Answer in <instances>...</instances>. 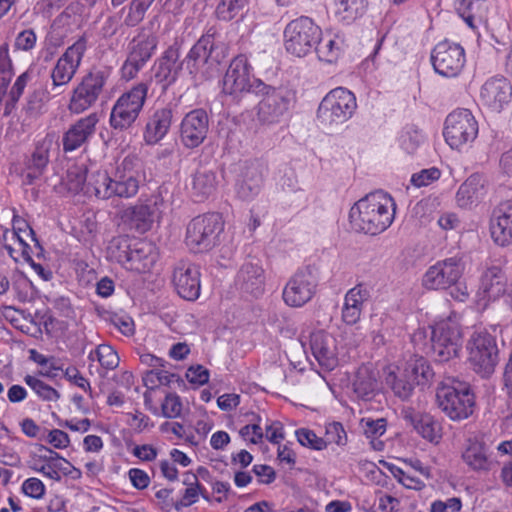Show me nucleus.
<instances>
[{"mask_svg": "<svg viewBox=\"0 0 512 512\" xmlns=\"http://www.w3.org/2000/svg\"><path fill=\"white\" fill-rule=\"evenodd\" d=\"M137 163L135 156H126L111 174L105 170L88 171L82 166L73 167L67 172L66 184L71 192L85 189L87 194L101 200L132 198L139 190L135 170Z\"/></svg>", "mask_w": 512, "mask_h": 512, "instance_id": "1", "label": "nucleus"}, {"mask_svg": "<svg viewBox=\"0 0 512 512\" xmlns=\"http://www.w3.org/2000/svg\"><path fill=\"white\" fill-rule=\"evenodd\" d=\"M396 205L386 192L378 190L357 201L350 209L349 220L357 232L378 235L390 227Z\"/></svg>", "mask_w": 512, "mask_h": 512, "instance_id": "2", "label": "nucleus"}, {"mask_svg": "<svg viewBox=\"0 0 512 512\" xmlns=\"http://www.w3.org/2000/svg\"><path fill=\"white\" fill-rule=\"evenodd\" d=\"M216 37L215 27L207 29L183 61L197 82L213 78L218 72L219 65L228 55L226 45L217 41Z\"/></svg>", "mask_w": 512, "mask_h": 512, "instance_id": "3", "label": "nucleus"}, {"mask_svg": "<svg viewBox=\"0 0 512 512\" xmlns=\"http://www.w3.org/2000/svg\"><path fill=\"white\" fill-rule=\"evenodd\" d=\"M256 96L261 100L256 106V119L260 125L278 124L297 103V91L288 84L272 86L258 83Z\"/></svg>", "mask_w": 512, "mask_h": 512, "instance_id": "4", "label": "nucleus"}, {"mask_svg": "<svg viewBox=\"0 0 512 512\" xmlns=\"http://www.w3.org/2000/svg\"><path fill=\"white\" fill-rule=\"evenodd\" d=\"M253 74V68L248 58L243 55L234 57L223 77L222 92L234 100H241L247 94H256L258 83H263Z\"/></svg>", "mask_w": 512, "mask_h": 512, "instance_id": "5", "label": "nucleus"}, {"mask_svg": "<svg viewBox=\"0 0 512 512\" xmlns=\"http://www.w3.org/2000/svg\"><path fill=\"white\" fill-rule=\"evenodd\" d=\"M224 222L218 213H208L195 217L186 230V244L195 253L213 248L219 241Z\"/></svg>", "mask_w": 512, "mask_h": 512, "instance_id": "6", "label": "nucleus"}, {"mask_svg": "<svg viewBox=\"0 0 512 512\" xmlns=\"http://www.w3.org/2000/svg\"><path fill=\"white\" fill-rule=\"evenodd\" d=\"M147 93V82H140L123 93L112 107L109 119L111 127L119 131L132 127L144 106Z\"/></svg>", "mask_w": 512, "mask_h": 512, "instance_id": "7", "label": "nucleus"}, {"mask_svg": "<svg viewBox=\"0 0 512 512\" xmlns=\"http://www.w3.org/2000/svg\"><path fill=\"white\" fill-rule=\"evenodd\" d=\"M357 108L355 95L343 87L331 90L320 102L317 118L324 126L331 127L349 120Z\"/></svg>", "mask_w": 512, "mask_h": 512, "instance_id": "8", "label": "nucleus"}, {"mask_svg": "<svg viewBox=\"0 0 512 512\" xmlns=\"http://www.w3.org/2000/svg\"><path fill=\"white\" fill-rule=\"evenodd\" d=\"M86 49L87 40L85 37H80L57 60L51 70L52 84L47 90L49 96L54 97L64 93L67 85L75 76Z\"/></svg>", "mask_w": 512, "mask_h": 512, "instance_id": "9", "label": "nucleus"}, {"mask_svg": "<svg viewBox=\"0 0 512 512\" xmlns=\"http://www.w3.org/2000/svg\"><path fill=\"white\" fill-rule=\"evenodd\" d=\"M321 29L309 17L289 22L284 30V44L288 53L297 57L308 54L319 42Z\"/></svg>", "mask_w": 512, "mask_h": 512, "instance_id": "10", "label": "nucleus"}, {"mask_svg": "<svg viewBox=\"0 0 512 512\" xmlns=\"http://www.w3.org/2000/svg\"><path fill=\"white\" fill-rule=\"evenodd\" d=\"M469 361L473 369L483 377L494 372L498 363V348L495 338L486 331H476L467 344Z\"/></svg>", "mask_w": 512, "mask_h": 512, "instance_id": "11", "label": "nucleus"}, {"mask_svg": "<svg viewBox=\"0 0 512 512\" xmlns=\"http://www.w3.org/2000/svg\"><path fill=\"white\" fill-rule=\"evenodd\" d=\"M109 77L107 70L95 69L85 75L73 90L68 109L80 114L92 107L98 100Z\"/></svg>", "mask_w": 512, "mask_h": 512, "instance_id": "12", "label": "nucleus"}, {"mask_svg": "<svg viewBox=\"0 0 512 512\" xmlns=\"http://www.w3.org/2000/svg\"><path fill=\"white\" fill-rule=\"evenodd\" d=\"M477 134L478 123L468 109H457L447 116L443 135L451 148L460 149L473 142Z\"/></svg>", "mask_w": 512, "mask_h": 512, "instance_id": "13", "label": "nucleus"}, {"mask_svg": "<svg viewBox=\"0 0 512 512\" xmlns=\"http://www.w3.org/2000/svg\"><path fill=\"white\" fill-rule=\"evenodd\" d=\"M439 408L452 420H463L473 413L474 396L468 388L457 389L442 384L437 388Z\"/></svg>", "mask_w": 512, "mask_h": 512, "instance_id": "14", "label": "nucleus"}, {"mask_svg": "<svg viewBox=\"0 0 512 512\" xmlns=\"http://www.w3.org/2000/svg\"><path fill=\"white\" fill-rule=\"evenodd\" d=\"M461 347V331L452 321H442L432 327L431 349L435 360L447 362L457 356Z\"/></svg>", "mask_w": 512, "mask_h": 512, "instance_id": "15", "label": "nucleus"}, {"mask_svg": "<svg viewBox=\"0 0 512 512\" xmlns=\"http://www.w3.org/2000/svg\"><path fill=\"white\" fill-rule=\"evenodd\" d=\"M318 278L311 267L299 269L286 283L283 300L290 307H302L316 293Z\"/></svg>", "mask_w": 512, "mask_h": 512, "instance_id": "16", "label": "nucleus"}, {"mask_svg": "<svg viewBox=\"0 0 512 512\" xmlns=\"http://www.w3.org/2000/svg\"><path fill=\"white\" fill-rule=\"evenodd\" d=\"M464 269L461 257L446 258L428 268L423 276L422 284L430 290L451 288L458 283Z\"/></svg>", "mask_w": 512, "mask_h": 512, "instance_id": "17", "label": "nucleus"}, {"mask_svg": "<svg viewBox=\"0 0 512 512\" xmlns=\"http://www.w3.org/2000/svg\"><path fill=\"white\" fill-rule=\"evenodd\" d=\"M431 61L438 74L444 77H456L464 67L465 52L459 44L442 41L434 47Z\"/></svg>", "mask_w": 512, "mask_h": 512, "instance_id": "18", "label": "nucleus"}, {"mask_svg": "<svg viewBox=\"0 0 512 512\" xmlns=\"http://www.w3.org/2000/svg\"><path fill=\"white\" fill-rule=\"evenodd\" d=\"M200 269L188 261H179L172 275V283L178 295L188 301H195L200 296Z\"/></svg>", "mask_w": 512, "mask_h": 512, "instance_id": "19", "label": "nucleus"}, {"mask_svg": "<svg viewBox=\"0 0 512 512\" xmlns=\"http://www.w3.org/2000/svg\"><path fill=\"white\" fill-rule=\"evenodd\" d=\"M209 119L205 110L194 109L187 113L181 121L180 140L187 148H196L207 137Z\"/></svg>", "mask_w": 512, "mask_h": 512, "instance_id": "20", "label": "nucleus"}, {"mask_svg": "<svg viewBox=\"0 0 512 512\" xmlns=\"http://www.w3.org/2000/svg\"><path fill=\"white\" fill-rule=\"evenodd\" d=\"M264 166L259 162L241 166L235 183V193L241 200L254 199L261 191L264 181Z\"/></svg>", "mask_w": 512, "mask_h": 512, "instance_id": "21", "label": "nucleus"}, {"mask_svg": "<svg viewBox=\"0 0 512 512\" xmlns=\"http://www.w3.org/2000/svg\"><path fill=\"white\" fill-rule=\"evenodd\" d=\"M235 286L243 294L260 297L265 289V272L259 261L244 262L235 278Z\"/></svg>", "mask_w": 512, "mask_h": 512, "instance_id": "22", "label": "nucleus"}, {"mask_svg": "<svg viewBox=\"0 0 512 512\" xmlns=\"http://www.w3.org/2000/svg\"><path fill=\"white\" fill-rule=\"evenodd\" d=\"M512 97V86L504 76L491 77L480 89L483 105L495 112H500Z\"/></svg>", "mask_w": 512, "mask_h": 512, "instance_id": "23", "label": "nucleus"}, {"mask_svg": "<svg viewBox=\"0 0 512 512\" xmlns=\"http://www.w3.org/2000/svg\"><path fill=\"white\" fill-rule=\"evenodd\" d=\"M98 122L99 116L97 113H90L78 119L63 135V150L65 152H72L88 142L94 135Z\"/></svg>", "mask_w": 512, "mask_h": 512, "instance_id": "24", "label": "nucleus"}, {"mask_svg": "<svg viewBox=\"0 0 512 512\" xmlns=\"http://www.w3.org/2000/svg\"><path fill=\"white\" fill-rule=\"evenodd\" d=\"M312 355L326 370H333L338 364L336 339L329 333L319 330L311 333L309 341Z\"/></svg>", "mask_w": 512, "mask_h": 512, "instance_id": "25", "label": "nucleus"}, {"mask_svg": "<svg viewBox=\"0 0 512 512\" xmlns=\"http://www.w3.org/2000/svg\"><path fill=\"white\" fill-rule=\"evenodd\" d=\"M179 58V48L176 46H170L164 52L163 56L155 62L151 81H155L159 84L162 91H165L176 81L181 67L178 63Z\"/></svg>", "mask_w": 512, "mask_h": 512, "instance_id": "26", "label": "nucleus"}, {"mask_svg": "<svg viewBox=\"0 0 512 512\" xmlns=\"http://www.w3.org/2000/svg\"><path fill=\"white\" fill-rule=\"evenodd\" d=\"M490 234L500 247L512 245V202L501 203L490 220Z\"/></svg>", "mask_w": 512, "mask_h": 512, "instance_id": "27", "label": "nucleus"}, {"mask_svg": "<svg viewBox=\"0 0 512 512\" xmlns=\"http://www.w3.org/2000/svg\"><path fill=\"white\" fill-rule=\"evenodd\" d=\"M173 119V109L170 105L157 108L149 117L144 131L147 144H156L168 133Z\"/></svg>", "mask_w": 512, "mask_h": 512, "instance_id": "28", "label": "nucleus"}, {"mask_svg": "<svg viewBox=\"0 0 512 512\" xmlns=\"http://www.w3.org/2000/svg\"><path fill=\"white\" fill-rule=\"evenodd\" d=\"M352 387L358 399L371 401L380 391L378 373L369 365L360 366L356 371Z\"/></svg>", "mask_w": 512, "mask_h": 512, "instance_id": "29", "label": "nucleus"}, {"mask_svg": "<svg viewBox=\"0 0 512 512\" xmlns=\"http://www.w3.org/2000/svg\"><path fill=\"white\" fill-rule=\"evenodd\" d=\"M217 176L214 171L207 168H199L192 174L187 185L191 197L201 202L211 196L217 188Z\"/></svg>", "mask_w": 512, "mask_h": 512, "instance_id": "30", "label": "nucleus"}, {"mask_svg": "<svg viewBox=\"0 0 512 512\" xmlns=\"http://www.w3.org/2000/svg\"><path fill=\"white\" fill-rule=\"evenodd\" d=\"M484 194V179L478 174H473L460 185L456 193V202L459 207L467 208L478 203Z\"/></svg>", "mask_w": 512, "mask_h": 512, "instance_id": "31", "label": "nucleus"}, {"mask_svg": "<svg viewBox=\"0 0 512 512\" xmlns=\"http://www.w3.org/2000/svg\"><path fill=\"white\" fill-rule=\"evenodd\" d=\"M462 459L468 468L475 472H488L492 462L489 460L484 444L476 439H468L462 452Z\"/></svg>", "mask_w": 512, "mask_h": 512, "instance_id": "32", "label": "nucleus"}, {"mask_svg": "<svg viewBox=\"0 0 512 512\" xmlns=\"http://www.w3.org/2000/svg\"><path fill=\"white\" fill-rule=\"evenodd\" d=\"M157 47V37L150 32L141 31L128 45L130 58L146 65Z\"/></svg>", "mask_w": 512, "mask_h": 512, "instance_id": "33", "label": "nucleus"}, {"mask_svg": "<svg viewBox=\"0 0 512 512\" xmlns=\"http://www.w3.org/2000/svg\"><path fill=\"white\" fill-rule=\"evenodd\" d=\"M455 8L472 29H476L486 20L487 6L485 0H456Z\"/></svg>", "mask_w": 512, "mask_h": 512, "instance_id": "34", "label": "nucleus"}, {"mask_svg": "<svg viewBox=\"0 0 512 512\" xmlns=\"http://www.w3.org/2000/svg\"><path fill=\"white\" fill-rule=\"evenodd\" d=\"M129 253L128 270L144 273L149 271L155 262L153 247L150 243L134 241Z\"/></svg>", "mask_w": 512, "mask_h": 512, "instance_id": "35", "label": "nucleus"}, {"mask_svg": "<svg viewBox=\"0 0 512 512\" xmlns=\"http://www.w3.org/2000/svg\"><path fill=\"white\" fill-rule=\"evenodd\" d=\"M480 289L488 299H496L503 295L506 290V279L502 270L496 266L488 268L481 277Z\"/></svg>", "mask_w": 512, "mask_h": 512, "instance_id": "36", "label": "nucleus"}, {"mask_svg": "<svg viewBox=\"0 0 512 512\" xmlns=\"http://www.w3.org/2000/svg\"><path fill=\"white\" fill-rule=\"evenodd\" d=\"M48 162V149L37 147L26 163V168L22 174L23 183L26 185L33 184L43 174Z\"/></svg>", "mask_w": 512, "mask_h": 512, "instance_id": "37", "label": "nucleus"}, {"mask_svg": "<svg viewBox=\"0 0 512 512\" xmlns=\"http://www.w3.org/2000/svg\"><path fill=\"white\" fill-rule=\"evenodd\" d=\"M405 419L409 420L415 430L430 442H437L441 437L440 425L429 415H413L412 412L405 413Z\"/></svg>", "mask_w": 512, "mask_h": 512, "instance_id": "38", "label": "nucleus"}, {"mask_svg": "<svg viewBox=\"0 0 512 512\" xmlns=\"http://www.w3.org/2000/svg\"><path fill=\"white\" fill-rule=\"evenodd\" d=\"M367 6V0H335V14L340 21L350 24L365 13Z\"/></svg>", "mask_w": 512, "mask_h": 512, "instance_id": "39", "label": "nucleus"}, {"mask_svg": "<svg viewBox=\"0 0 512 512\" xmlns=\"http://www.w3.org/2000/svg\"><path fill=\"white\" fill-rule=\"evenodd\" d=\"M404 376L415 384H423L432 378L433 372L427 360L420 356L411 357L405 365Z\"/></svg>", "mask_w": 512, "mask_h": 512, "instance_id": "40", "label": "nucleus"}, {"mask_svg": "<svg viewBox=\"0 0 512 512\" xmlns=\"http://www.w3.org/2000/svg\"><path fill=\"white\" fill-rule=\"evenodd\" d=\"M126 216L129 218L131 225L141 233L148 231L153 223V211L148 204L140 203L130 207L126 211Z\"/></svg>", "mask_w": 512, "mask_h": 512, "instance_id": "41", "label": "nucleus"}, {"mask_svg": "<svg viewBox=\"0 0 512 512\" xmlns=\"http://www.w3.org/2000/svg\"><path fill=\"white\" fill-rule=\"evenodd\" d=\"M386 426L387 422L384 418L373 419L367 417L362 418L360 421V427L364 435L372 440L381 437L386 432ZM372 444L378 450H381L383 447L382 442L374 443V441H372Z\"/></svg>", "mask_w": 512, "mask_h": 512, "instance_id": "42", "label": "nucleus"}, {"mask_svg": "<svg viewBox=\"0 0 512 512\" xmlns=\"http://www.w3.org/2000/svg\"><path fill=\"white\" fill-rule=\"evenodd\" d=\"M249 0H221L216 7V16L219 20L230 21L242 13Z\"/></svg>", "mask_w": 512, "mask_h": 512, "instance_id": "43", "label": "nucleus"}, {"mask_svg": "<svg viewBox=\"0 0 512 512\" xmlns=\"http://www.w3.org/2000/svg\"><path fill=\"white\" fill-rule=\"evenodd\" d=\"M89 358L97 360L102 367L108 370L115 369L119 365V357L116 351L106 344L99 345L95 351L90 352Z\"/></svg>", "mask_w": 512, "mask_h": 512, "instance_id": "44", "label": "nucleus"}, {"mask_svg": "<svg viewBox=\"0 0 512 512\" xmlns=\"http://www.w3.org/2000/svg\"><path fill=\"white\" fill-rule=\"evenodd\" d=\"M24 381L43 401L56 402L60 398L56 389L34 376L26 375Z\"/></svg>", "mask_w": 512, "mask_h": 512, "instance_id": "45", "label": "nucleus"}, {"mask_svg": "<svg viewBox=\"0 0 512 512\" xmlns=\"http://www.w3.org/2000/svg\"><path fill=\"white\" fill-rule=\"evenodd\" d=\"M316 51L319 58L328 63H332L337 60L340 55V41L332 37H325L316 43Z\"/></svg>", "mask_w": 512, "mask_h": 512, "instance_id": "46", "label": "nucleus"}, {"mask_svg": "<svg viewBox=\"0 0 512 512\" xmlns=\"http://www.w3.org/2000/svg\"><path fill=\"white\" fill-rule=\"evenodd\" d=\"M386 381L391 386L394 394L402 400H406L411 396L415 386V383L405 377L404 374L398 377L394 373H390Z\"/></svg>", "mask_w": 512, "mask_h": 512, "instance_id": "47", "label": "nucleus"}, {"mask_svg": "<svg viewBox=\"0 0 512 512\" xmlns=\"http://www.w3.org/2000/svg\"><path fill=\"white\" fill-rule=\"evenodd\" d=\"M22 233L27 234L28 237L31 238L32 241L35 242L37 246L40 247L38 239L36 238L34 230L29 226V224L19 216L13 217V232H11L12 238H16L19 243L23 246V253L26 252L28 248V244L26 243V239H24Z\"/></svg>", "mask_w": 512, "mask_h": 512, "instance_id": "48", "label": "nucleus"}, {"mask_svg": "<svg viewBox=\"0 0 512 512\" xmlns=\"http://www.w3.org/2000/svg\"><path fill=\"white\" fill-rule=\"evenodd\" d=\"M132 243L126 237L114 238L109 249L113 257L127 269Z\"/></svg>", "mask_w": 512, "mask_h": 512, "instance_id": "49", "label": "nucleus"}, {"mask_svg": "<svg viewBox=\"0 0 512 512\" xmlns=\"http://www.w3.org/2000/svg\"><path fill=\"white\" fill-rule=\"evenodd\" d=\"M400 145L408 154H413L423 141V135L418 129L406 127L399 138Z\"/></svg>", "mask_w": 512, "mask_h": 512, "instance_id": "50", "label": "nucleus"}, {"mask_svg": "<svg viewBox=\"0 0 512 512\" xmlns=\"http://www.w3.org/2000/svg\"><path fill=\"white\" fill-rule=\"evenodd\" d=\"M296 437L302 446L315 450H322L327 446V441H324L323 438L318 437L312 430L306 428L296 430Z\"/></svg>", "mask_w": 512, "mask_h": 512, "instance_id": "51", "label": "nucleus"}, {"mask_svg": "<svg viewBox=\"0 0 512 512\" xmlns=\"http://www.w3.org/2000/svg\"><path fill=\"white\" fill-rule=\"evenodd\" d=\"M151 4L146 3L145 0H133L130 4L129 12L124 19V23L129 27H134L140 23L145 15V12Z\"/></svg>", "mask_w": 512, "mask_h": 512, "instance_id": "52", "label": "nucleus"}, {"mask_svg": "<svg viewBox=\"0 0 512 512\" xmlns=\"http://www.w3.org/2000/svg\"><path fill=\"white\" fill-rule=\"evenodd\" d=\"M369 298V291L362 284H358L355 287L348 290L345 295L344 303L358 308L359 310H363L364 302Z\"/></svg>", "mask_w": 512, "mask_h": 512, "instance_id": "53", "label": "nucleus"}, {"mask_svg": "<svg viewBox=\"0 0 512 512\" xmlns=\"http://www.w3.org/2000/svg\"><path fill=\"white\" fill-rule=\"evenodd\" d=\"M162 415L165 418H177L182 412V402L180 397L175 393L166 395L161 404Z\"/></svg>", "mask_w": 512, "mask_h": 512, "instance_id": "54", "label": "nucleus"}, {"mask_svg": "<svg viewBox=\"0 0 512 512\" xmlns=\"http://www.w3.org/2000/svg\"><path fill=\"white\" fill-rule=\"evenodd\" d=\"M324 441H327L328 444H336L338 446H343L347 443V434L339 422H333L326 426V433Z\"/></svg>", "mask_w": 512, "mask_h": 512, "instance_id": "55", "label": "nucleus"}, {"mask_svg": "<svg viewBox=\"0 0 512 512\" xmlns=\"http://www.w3.org/2000/svg\"><path fill=\"white\" fill-rule=\"evenodd\" d=\"M441 172L438 168L432 167L414 173L411 177V183L416 187L427 186L440 178Z\"/></svg>", "mask_w": 512, "mask_h": 512, "instance_id": "56", "label": "nucleus"}, {"mask_svg": "<svg viewBox=\"0 0 512 512\" xmlns=\"http://www.w3.org/2000/svg\"><path fill=\"white\" fill-rule=\"evenodd\" d=\"M22 491L31 498L41 499L45 494V486L40 479L32 477L23 482Z\"/></svg>", "mask_w": 512, "mask_h": 512, "instance_id": "57", "label": "nucleus"}, {"mask_svg": "<svg viewBox=\"0 0 512 512\" xmlns=\"http://www.w3.org/2000/svg\"><path fill=\"white\" fill-rule=\"evenodd\" d=\"M462 501L458 497H452L446 501L437 500L431 504V512H459Z\"/></svg>", "mask_w": 512, "mask_h": 512, "instance_id": "58", "label": "nucleus"}, {"mask_svg": "<svg viewBox=\"0 0 512 512\" xmlns=\"http://www.w3.org/2000/svg\"><path fill=\"white\" fill-rule=\"evenodd\" d=\"M144 66L142 63L127 56L120 69L121 78L126 81L134 79Z\"/></svg>", "mask_w": 512, "mask_h": 512, "instance_id": "59", "label": "nucleus"}, {"mask_svg": "<svg viewBox=\"0 0 512 512\" xmlns=\"http://www.w3.org/2000/svg\"><path fill=\"white\" fill-rule=\"evenodd\" d=\"M186 377L190 383L203 385L209 380V371L201 365L191 366L186 372Z\"/></svg>", "mask_w": 512, "mask_h": 512, "instance_id": "60", "label": "nucleus"}, {"mask_svg": "<svg viewBox=\"0 0 512 512\" xmlns=\"http://www.w3.org/2000/svg\"><path fill=\"white\" fill-rule=\"evenodd\" d=\"M37 37L33 30H24L20 32L15 39V47L20 50H31L36 43Z\"/></svg>", "mask_w": 512, "mask_h": 512, "instance_id": "61", "label": "nucleus"}, {"mask_svg": "<svg viewBox=\"0 0 512 512\" xmlns=\"http://www.w3.org/2000/svg\"><path fill=\"white\" fill-rule=\"evenodd\" d=\"M47 441L56 449H64L68 447L70 443L68 434L59 429L51 430L48 433Z\"/></svg>", "mask_w": 512, "mask_h": 512, "instance_id": "62", "label": "nucleus"}, {"mask_svg": "<svg viewBox=\"0 0 512 512\" xmlns=\"http://www.w3.org/2000/svg\"><path fill=\"white\" fill-rule=\"evenodd\" d=\"M240 435L253 444H258L263 439V431L259 424L245 425L240 429Z\"/></svg>", "mask_w": 512, "mask_h": 512, "instance_id": "63", "label": "nucleus"}, {"mask_svg": "<svg viewBox=\"0 0 512 512\" xmlns=\"http://www.w3.org/2000/svg\"><path fill=\"white\" fill-rule=\"evenodd\" d=\"M502 381L504 393L508 398L512 399V353L505 365Z\"/></svg>", "mask_w": 512, "mask_h": 512, "instance_id": "64", "label": "nucleus"}]
</instances>
